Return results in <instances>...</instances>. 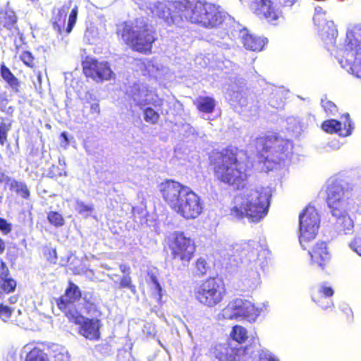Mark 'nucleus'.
<instances>
[{
	"instance_id": "26",
	"label": "nucleus",
	"mask_w": 361,
	"mask_h": 361,
	"mask_svg": "<svg viewBox=\"0 0 361 361\" xmlns=\"http://www.w3.org/2000/svg\"><path fill=\"white\" fill-rule=\"evenodd\" d=\"M242 33L243 42L247 49L252 51H261L268 40L267 38L248 35L245 30Z\"/></svg>"
},
{
	"instance_id": "61",
	"label": "nucleus",
	"mask_w": 361,
	"mask_h": 361,
	"mask_svg": "<svg viewBox=\"0 0 361 361\" xmlns=\"http://www.w3.org/2000/svg\"><path fill=\"white\" fill-rule=\"evenodd\" d=\"M59 165L61 167L66 168V161H65L64 157H59Z\"/></svg>"
},
{
	"instance_id": "10",
	"label": "nucleus",
	"mask_w": 361,
	"mask_h": 361,
	"mask_svg": "<svg viewBox=\"0 0 361 361\" xmlns=\"http://www.w3.org/2000/svg\"><path fill=\"white\" fill-rule=\"evenodd\" d=\"M320 219L316 209L309 205L299 216L300 236L299 240L304 250L307 247L305 243L315 238L319 227Z\"/></svg>"
},
{
	"instance_id": "7",
	"label": "nucleus",
	"mask_w": 361,
	"mask_h": 361,
	"mask_svg": "<svg viewBox=\"0 0 361 361\" xmlns=\"http://www.w3.org/2000/svg\"><path fill=\"white\" fill-rule=\"evenodd\" d=\"M256 149L265 162L279 164L289 157L293 145L289 140L271 134L257 138Z\"/></svg>"
},
{
	"instance_id": "49",
	"label": "nucleus",
	"mask_w": 361,
	"mask_h": 361,
	"mask_svg": "<svg viewBox=\"0 0 361 361\" xmlns=\"http://www.w3.org/2000/svg\"><path fill=\"white\" fill-rule=\"evenodd\" d=\"M12 230L11 224L8 223L5 219L0 217V231L6 235Z\"/></svg>"
},
{
	"instance_id": "38",
	"label": "nucleus",
	"mask_w": 361,
	"mask_h": 361,
	"mask_svg": "<svg viewBox=\"0 0 361 361\" xmlns=\"http://www.w3.org/2000/svg\"><path fill=\"white\" fill-rule=\"evenodd\" d=\"M159 118V115L152 108L147 107L145 109L144 119L146 122L152 124L157 123Z\"/></svg>"
},
{
	"instance_id": "42",
	"label": "nucleus",
	"mask_w": 361,
	"mask_h": 361,
	"mask_svg": "<svg viewBox=\"0 0 361 361\" xmlns=\"http://www.w3.org/2000/svg\"><path fill=\"white\" fill-rule=\"evenodd\" d=\"M208 269V265L206 260L203 258H200L196 262V273L199 275L205 274Z\"/></svg>"
},
{
	"instance_id": "33",
	"label": "nucleus",
	"mask_w": 361,
	"mask_h": 361,
	"mask_svg": "<svg viewBox=\"0 0 361 361\" xmlns=\"http://www.w3.org/2000/svg\"><path fill=\"white\" fill-rule=\"evenodd\" d=\"M9 187L11 190H14L24 199H27L30 196V191L25 183L19 182L13 179L11 180Z\"/></svg>"
},
{
	"instance_id": "64",
	"label": "nucleus",
	"mask_w": 361,
	"mask_h": 361,
	"mask_svg": "<svg viewBox=\"0 0 361 361\" xmlns=\"http://www.w3.org/2000/svg\"><path fill=\"white\" fill-rule=\"evenodd\" d=\"M270 105H271V106H272L273 107H277V106H276V104H274V102H271V101H270Z\"/></svg>"
},
{
	"instance_id": "19",
	"label": "nucleus",
	"mask_w": 361,
	"mask_h": 361,
	"mask_svg": "<svg viewBox=\"0 0 361 361\" xmlns=\"http://www.w3.org/2000/svg\"><path fill=\"white\" fill-rule=\"evenodd\" d=\"M317 26L319 27V37L325 44L327 49L329 51L334 50L338 30L334 21L326 19L320 25H317Z\"/></svg>"
},
{
	"instance_id": "9",
	"label": "nucleus",
	"mask_w": 361,
	"mask_h": 361,
	"mask_svg": "<svg viewBox=\"0 0 361 361\" xmlns=\"http://www.w3.org/2000/svg\"><path fill=\"white\" fill-rule=\"evenodd\" d=\"M225 97L231 102L247 108L251 114L255 115L259 109L257 102H255V96L248 94V90L242 80L231 79L225 90Z\"/></svg>"
},
{
	"instance_id": "24",
	"label": "nucleus",
	"mask_w": 361,
	"mask_h": 361,
	"mask_svg": "<svg viewBox=\"0 0 361 361\" xmlns=\"http://www.w3.org/2000/svg\"><path fill=\"white\" fill-rule=\"evenodd\" d=\"M333 288L328 285V283H322L319 284L317 287L314 288V292L312 295V300L319 304L323 309L326 310L331 305V301L327 300L326 305H323L322 302V299L323 298H328L331 297L334 295Z\"/></svg>"
},
{
	"instance_id": "17",
	"label": "nucleus",
	"mask_w": 361,
	"mask_h": 361,
	"mask_svg": "<svg viewBox=\"0 0 361 361\" xmlns=\"http://www.w3.org/2000/svg\"><path fill=\"white\" fill-rule=\"evenodd\" d=\"M68 319L80 325V333L86 338L90 340H97L99 338L100 321L99 319H88L80 313L72 315Z\"/></svg>"
},
{
	"instance_id": "39",
	"label": "nucleus",
	"mask_w": 361,
	"mask_h": 361,
	"mask_svg": "<svg viewBox=\"0 0 361 361\" xmlns=\"http://www.w3.org/2000/svg\"><path fill=\"white\" fill-rule=\"evenodd\" d=\"M5 20L8 27L13 26L17 21L15 12L7 5L5 9Z\"/></svg>"
},
{
	"instance_id": "46",
	"label": "nucleus",
	"mask_w": 361,
	"mask_h": 361,
	"mask_svg": "<svg viewBox=\"0 0 361 361\" xmlns=\"http://www.w3.org/2000/svg\"><path fill=\"white\" fill-rule=\"evenodd\" d=\"M259 360L257 361H279L275 359L269 351L261 350L258 352Z\"/></svg>"
},
{
	"instance_id": "58",
	"label": "nucleus",
	"mask_w": 361,
	"mask_h": 361,
	"mask_svg": "<svg viewBox=\"0 0 361 361\" xmlns=\"http://www.w3.org/2000/svg\"><path fill=\"white\" fill-rule=\"evenodd\" d=\"M90 110L92 113H97V114H99L100 112V109H99V104L97 103H93L91 104V106H90Z\"/></svg>"
},
{
	"instance_id": "52",
	"label": "nucleus",
	"mask_w": 361,
	"mask_h": 361,
	"mask_svg": "<svg viewBox=\"0 0 361 361\" xmlns=\"http://www.w3.org/2000/svg\"><path fill=\"white\" fill-rule=\"evenodd\" d=\"M119 269L123 274V275H130L131 269L128 265L126 264H121L119 265Z\"/></svg>"
},
{
	"instance_id": "20",
	"label": "nucleus",
	"mask_w": 361,
	"mask_h": 361,
	"mask_svg": "<svg viewBox=\"0 0 361 361\" xmlns=\"http://www.w3.org/2000/svg\"><path fill=\"white\" fill-rule=\"evenodd\" d=\"M255 14L268 23H274L279 18V14L270 0H255L252 5Z\"/></svg>"
},
{
	"instance_id": "59",
	"label": "nucleus",
	"mask_w": 361,
	"mask_h": 361,
	"mask_svg": "<svg viewBox=\"0 0 361 361\" xmlns=\"http://www.w3.org/2000/svg\"><path fill=\"white\" fill-rule=\"evenodd\" d=\"M61 137L63 138L66 145H68L69 144L68 133L66 132H63L61 134Z\"/></svg>"
},
{
	"instance_id": "37",
	"label": "nucleus",
	"mask_w": 361,
	"mask_h": 361,
	"mask_svg": "<svg viewBox=\"0 0 361 361\" xmlns=\"http://www.w3.org/2000/svg\"><path fill=\"white\" fill-rule=\"evenodd\" d=\"M68 6H63L61 8L58 10V13L55 17V21L54 22L53 26L54 29H57L58 30H61V26L59 23H62L64 24L65 19L67 15V12L68 11Z\"/></svg>"
},
{
	"instance_id": "11",
	"label": "nucleus",
	"mask_w": 361,
	"mask_h": 361,
	"mask_svg": "<svg viewBox=\"0 0 361 361\" xmlns=\"http://www.w3.org/2000/svg\"><path fill=\"white\" fill-rule=\"evenodd\" d=\"M260 310L247 300L236 298L231 301L222 310L221 314L227 319H247L255 322L259 315Z\"/></svg>"
},
{
	"instance_id": "1",
	"label": "nucleus",
	"mask_w": 361,
	"mask_h": 361,
	"mask_svg": "<svg viewBox=\"0 0 361 361\" xmlns=\"http://www.w3.org/2000/svg\"><path fill=\"white\" fill-rule=\"evenodd\" d=\"M159 191L169 207L184 218L195 219L201 214L200 197L190 188L169 179L159 185Z\"/></svg>"
},
{
	"instance_id": "32",
	"label": "nucleus",
	"mask_w": 361,
	"mask_h": 361,
	"mask_svg": "<svg viewBox=\"0 0 361 361\" xmlns=\"http://www.w3.org/2000/svg\"><path fill=\"white\" fill-rule=\"evenodd\" d=\"M112 353L113 348L109 343H102L94 348V355L97 359H103Z\"/></svg>"
},
{
	"instance_id": "51",
	"label": "nucleus",
	"mask_w": 361,
	"mask_h": 361,
	"mask_svg": "<svg viewBox=\"0 0 361 361\" xmlns=\"http://www.w3.org/2000/svg\"><path fill=\"white\" fill-rule=\"evenodd\" d=\"M82 298L87 304H93L94 298L92 293L85 292L84 293H82Z\"/></svg>"
},
{
	"instance_id": "44",
	"label": "nucleus",
	"mask_w": 361,
	"mask_h": 361,
	"mask_svg": "<svg viewBox=\"0 0 361 361\" xmlns=\"http://www.w3.org/2000/svg\"><path fill=\"white\" fill-rule=\"evenodd\" d=\"M147 277L148 280L154 284L155 290L161 296V287L155 274L152 271H149L147 272Z\"/></svg>"
},
{
	"instance_id": "3",
	"label": "nucleus",
	"mask_w": 361,
	"mask_h": 361,
	"mask_svg": "<svg viewBox=\"0 0 361 361\" xmlns=\"http://www.w3.org/2000/svg\"><path fill=\"white\" fill-rule=\"evenodd\" d=\"M271 197L269 188H247L236 197L231 215L238 219L247 218L250 222H259L268 212Z\"/></svg>"
},
{
	"instance_id": "12",
	"label": "nucleus",
	"mask_w": 361,
	"mask_h": 361,
	"mask_svg": "<svg viewBox=\"0 0 361 361\" xmlns=\"http://www.w3.org/2000/svg\"><path fill=\"white\" fill-rule=\"evenodd\" d=\"M327 204L330 212L348 208V199L350 194L348 184L338 179H329L327 182Z\"/></svg>"
},
{
	"instance_id": "21",
	"label": "nucleus",
	"mask_w": 361,
	"mask_h": 361,
	"mask_svg": "<svg viewBox=\"0 0 361 361\" xmlns=\"http://www.w3.org/2000/svg\"><path fill=\"white\" fill-rule=\"evenodd\" d=\"M348 208L338 209L339 212H330L334 218V228L339 233L350 234L353 232L354 224L352 219L347 213Z\"/></svg>"
},
{
	"instance_id": "6",
	"label": "nucleus",
	"mask_w": 361,
	"mask_h": 361,
	"mask_svg": "<svg viewBox=\"0 0 361 361\" xmlns=\"http://www.w3.org/2000/svg\"><path fill=\"white\" fill-rule=\"evenodd\" d=\"M336 58L342 68L361 78V25L348 30L343 46L336 50Z\"/></svg>"
},
{
	"instance_id": "50",
	"label": "nucleus",
	"mask_w": 361,
	"mask_h": 361,
	"mask_svg": "<svg viewBox=\"0 0 361 361\" xmlns=\"http://www.w3.org/2000/svg\"><path fill=\"white\" fill-rule=\"evenodd\" d=\"M9 270L6 265L5 262L3 261L1 262L0 266V282H2L3 280L8 279Z\"/></svg>"
},
{
	"instance_id": "8",
	"label": "nucleus",
	"mask_w": 361,
	"mask_h": 361,
	"mask_svg": "<svg viewBox=\"0 0 361 361\" xmlns=\"http://www.w3.org/2000/svg\"><path fill=\"white\" fill-rule=\"evenodd\" d=\"M225 294V288L221 280L209 278L200 284L194 290V295L200 303L212 307L219 304Z\"/></svg>"
},
{
	"instance_id": "47",
	"label": "nucleus",
	"mask_w": 361,
	"mask_h": 361,
	"mask_svg": "<svg viewBox=\"0 0 361 361\" xmlns=\"http://www.w3.org/2000/svg\"><path fill=\"white\" fill-rule=\"evenodd\" d=\"M351 250L356 252L358 255L361 256V238L357 236L355 239L349 244Z\"/></svg>"
},
{
	"instance_id": "53",
	"label": "nucleus",
	"mask_w": 361,
	"mask_h": 361,
	"mask_svg": "<svg viewBox=\"0 0 361 361\" xmlns=\"http://www.w3.org/2000/svg\"><path fill=\"white\" fill-rule=\"evenodd\" d=\"M77 15H78V8L75 6L74 8L72 9L68 21L75 23L76 19H77Z\"/></svg>"
},
{
	"instance_id": "36",
	"label": "nucleus",
	"mask_w": 361,
	"mask_h": 361,
	"mask_svg": "<svg viewBox=\"0 0 361 361\" xmlns=\"http://www.w3.org/2000/svg\"><path fill=\"white\" fill-rule=\"evenodd\" d=\"M47 219L49 222L55 227L63 226L65 224L63 217L57 212H49L47 214Z\"/></svg>"
},
{
	"instance_id": "31",
	"label": "nucleus",
	"mask_w": 361,
	"mask_h": 361,
	"mask_svg": "<svg viewBox=\"0 0 361 361\" xmlns=\"http://www.w3.org/2000/svg\"><path fill=\"white\" fill-rule=\"evenodd\" d=\"M231 336L233 341L238 343L237 344H233L234 346H243V342L247 338V330L241 326L236 325L233 328Z\"/></svg>"
},
{
	"instance_id": "30",
	"label": "nucleus",
	"mask_w": 361,
	"mask_h": 361,
	"mask_svg": "<svg viewBox=\"0 0 361 361\" xmlns=\"http://www.w3.org/2000/svg\"><path fill=\"white\" fill-rule=\"evenodd\" d=\"M266 254L267 252L265 250H261L258 257L254 261L253 267L255 269V271L252 274V277L254 279H257L259 277V269L264 271L265 268L268 265V261L265 257Z\"/></svg>"
},
{
	"instance_id": "22",
	"label": "nucleus",
	"mask_w": 361,
	"mask_h": 361,
	"mask_svg": "<svg viewBox=\"0 0 361 361\" xmlns=\"http://www.w3.org/2000/svg\"><path fill=\"white\" fill-rule=\"evenodd\" d=\"M344 116L345 121L343 122V128H342L341 122L335 119H330L323 123V130L329 133H338L339 135L343 137L350 135L351 130L353 129V123L350 120L348 114H346Z\"/></svg>"
},
{
	"instance_id": "40",
	"label": "nucleus",
	"mask_w": 361,
	"mask_h": 361,
	"mask_svg": "<svg viewBox=\"0 0 361 361\" xmlns=\"http://www.w3.org/2000/svg\"><path fill=\"white\" fill-rule=\"evenodd\" d=\"M321 103L324 110L326 113H329L331 115H335V114L337 112V106L334 102L322 99Z\"/></svg>"
},
{
	"instance_id": "48",
	"label": "nucleus",
	"mask_w": 361,
	"mask_h": 361,
	"mask_svg": "<svg viewBox=\"0 0 361 361\" xmlns=\"http://www.w3.org/2000/svg\"><path fill=\"white\" fill-rule=\"evenodd\" d=\"M12 314V310L11 307L1 305H0V318L4 321L8 319Z\"/></svg>"
},
{
	"instance_id": "16",
	"label": "nucleus",
	"mask_w": 361,
	"mask_h": 361,
	"mask_svg": "<svg viewBox=\"0 0 361 361\" xmlns=\"http://www.w3.org/2000/svg\"><path fill=\"white\" fill-rule=\"evenodd\" d=\"M247 345L237 347L233 343L216 345L213 351L214 357L219 361H239L240 357L252 354Z\"/></svg>"
},
{
	"instance_id": "43",
	"label": "nucleus",
	"mask_w": 361,
	"mask_h": 361,
	"mask_svg": "<svg viewBox=\"0 0 361 361\" xmlns=\"http://www.w3.org/2000/svg\"><path fill=\"white\" fill-rule=\"evenodd\" d=\"M49 361H70V357L67 352H60L49 355Z\"/></svg>"
},
{
	"instance_id": "29",
	"label": "nucleus",
	"mask_w": 361,
	"mask_h": 361,
	"mask_svg": "<svg viewBox=\"0 0 361 361\" xmlns=\"http://www.w3.org/2000/svg\"><path fill=\"white\" fill-rule=\"evenodd\" d=\"M1 75L3 79L10 85V87L16 92H18L19 82L18 80L11 72L8 68L3 65L1 67Z\"/></svg>"
},
{
	"instance_id": "28",
	"label": "nucleus",
	"mask_w": 361,
	"mask_h": 361,
	"mask_svg": "<svg viewBox=\"0 0 361 361\" xmlns=\"http://www.w3.org/2000/svg\"><path fill=\"white\" fill-rule=\"evenodd\" d=\"M197 109L202 112L212 113L216 106L215 100L212 97H199L195 102Z\"/></svg>"
},
{
	"instance_id": "13",
	"label": "nucleus",
	"mask_w": 361,
	"mask_h": 361,
	"mask_svg": "<svg viewBox=\"0 0 361 361\" xmlns=\"http://www.w3.org/2000/svg\"><path fill=\"white\" fill-rule=\"evenodd\" d=\"M169 248L173 259L180 260L184 265L190 262L195 250L194 242L190 237L178 231L170 236Z\"/></svg>"
},
{
	"instance_id": "41",
	"label": "nucleus",
	"mask_w": 361,
	"mask_h": 361,
	"mask_svg": "<svg viewBox=\"0 0 361 361\" xmlns=\"http://www.w3.org/2000/svg\"><path fill=\"white\" fill-rule=\"evenodd\" d=\"M314 15L313 16V20L315 25H320L322 21L326 20L324 16L326 12L323 11L322 7L317 6L314 9Z\"/></svg>"
},
{
	"instance_id": "34",
	"label": "nucleus",
	"mask_w": 361,
	"mask_h": 361,
	"mask_svg": "<svg viewBox=\"0 0 361 361\" xmlns=\"http://www.w3.org/2000/svg\"><path fill=\"white\" fill-rule=\"evenodd\" d=\"M49 355L44 350L35 348L27 355L25 361H49Z\"/></svg>"
},
{
	"instance_id": "45",
	"label": "nucleus",
	"mask_w": 361,
	"mask_h": 361,
	"mask_svg": "<svg viewBox=\"0 0 361 361\" xmlns=\"http://www.w3.org/2000/svg\"><path fill=\"white\" fill-rule=\"evenodd\" d=\"M20 59L23 61V62L26 64L29 67H33L34 66V57L31 52L26 51H24L21 56Z\"/></svg>"
},
{
	"instance_id": "14",
	"label": "nucleus",
	"mask_w": 361,
	"mask_h": 361,
	"mask_svg": "<svg viewBox=\"0 0 361 361\" xmlns=\"http://www.w3.org/2000/svg\"><path fill=\"white\" fill-rule=\"evenodd\" d=\"M82 298L80 288L73 282H69L63 295L56 300L58 307L69 318L79 312L75 309V302Z\"/></svg>"
},
{
	"instance_id": "56",
	"label": "nucleus",
	"mask_w": 361,
	"mask_h": 361,
	"mask_svg": "<svg viewBox=\"0 0 361 361\" xmlns=\"http://www.w3.org/2000/svg\"><path fill=\"white\" fill-rule=\"evenodd\" d=\"M283 6H292L298 0H280Z\"/></svg>"
},
{
	"instance_id": "55",
	"label": "nucleus",
	"mask_w": 361,
	"mask_h": 361,
	"mask_svg": "<svg viewBox=\"0 0 361 361\" xmlns=\"http://www.w3.org/2000/svg\"><path fill=\"white\" fill-rule=\"evenodd\" d=\"M56 169H57V176H68L66 168L57 166Z\"/></svg>"
},
{
	"instance_id": "27",
	"label": "nucleus",
	"mask_w": 361,
	"mask_h": 361,
	"mask_svg": "<svg viewBox=\"0 0 361 361\" xmlns=\"http://www.w3.org/2000/svg\"><path fill=\"white\" fill-rule=\"evenodd\" d=\"M107 276L111 280L114 281L115 284L116 285V288L118 289L128 288L130 290L132 293L135 294L136 293V287L133 283L130 275H123L121 277L119 283H118L117 281L114 279V276H118L117 274H107Z\"/></svg>"
},
{
	"instance_id": "2",
	"label": "nucleus",
	"mask_w": 361,
	"mask_h": 361,
	"mask_svg": "<svg viewBox=\"0 0 361 361\" xmlns=\"http://www.w3.org/2000/svg\"><path fill=\"white\" fill-rule=\"evenodd\" d=\"M204 4L200 0L158 1L152 12L169 25L180 27L185 21L200 25Z\"/></svg>"
},
{
	"instance_id": "54",
	"label": "nucleus",
	"mask_w": 361,
	"mask_h": 361,
	"mask_svg": "<svg viewBox=\"0 0 361 361\" xmlns=\"http://www.w3.org/2000/svg\"><path fill=\"white\" fill-rule=\"evenodd\" d=\"M13 179L6 176L3 173H0V182H6L7 185L10 186L11 180H13Z\"/></svg>"
},
{
	"instance_id": "57",
	"label": "nucleus",
	"mask_w": 361,
	"mask_h": 361,
	"mask_svg": "<svg viewBox=\"0 0 361 361\" xmlns=\"http://www.w3.org/2000/svg\"><path fill=\"white\" fill-rule=\"evenodd\" d=\"M8 130V127L4 123L0 124V135H6Z\"/></svg>"
},
{
	"instance_id": "15",
	"label": "nucleus",
	"mask_w": 361,
	"mask_h": 361,
	"mask_svg": "<svg viewBox=\"0 0 361 361\" xmlns=\"http://www.w3.org/2000/svg\"><path fill=\"white\" fill-rule=\"evenodd\" d=\"M84 73L87 77L97 82L111 79L114 73L106 61H98L94 59H87L82 62Z\"/></svg>"
},
{
	"instance_id": "18",
	"label": "nucleus",
	"mask_w": 361,
	"mask_h": 361,
	"mask_svg": "<svg viewBox=\"0 0 361 361\" xmlns=\"http://www.w3.org/2000/svg\"><path fill=\"white\" fill-rule=\"evenodd\" d=\"M225 18L226 13L219 6L205 2L200 25L206 28L216 27L224 22Z\"/></svg>"
},
{
	"instance_id": "5",
	"label": "nucleus",
	"mask_w": 361,
	"mask_h": 361,
	"mask_svg": "<svg viewBox=\"0 0 361 361\" xmlns=\"http://www.w3.org/2000/svg\"><path fill=\"white\" fill-rule=\"evenodd\" d=\"M117 32L134 51L148 54L156 38L152 26L145 18L124 22L118 25Z\"/></svg>"
},
{
	"instance_id": "35",
	"label": "nucleus",
	"mask_w": 361,
	"mask_h": 361,
	"mask_svg": "<svg viewBox=\"0 0 361 361\" xmlns=\"http://www.w3.org/2000/svg\"><path fill=\"white\" fill-rule=\"evenodd\" d=\"M75 210L82 216L87 218L90 216L92 212L94 211L93 204H87L84 202L77 200Z\"/></svg>"
},
{
	"instance_id": "23",
	"label": "nucleus",
	"mask_w": 361,
	"mask_h": 361,
	"mask_svg": "<svg viewBox=\"0 0 361 361\" xmlns=\"http://www.w3.org/2000/svg\"><path fill=\"white\" fill-rule=\"evenodd\" d=\"M126 94L129 98L133 99L135 104L142 108L150 102L149 98V91L143 85L134 83L129 86L126 90Z\"/></svg>"
},
{
	"instance_id": "25",
	"label": "nucleus",
	"mask_w": 361,
	"mask_h": 361,
	"mask_svg": "<svg viewBox=\"0 0 361 361\" xmlns=\"http://www.w3.org/2000/svg\"><path fill=\"white\" fill-rule=\"evenodd\" d=\"M308 254L311 256L313 262L322 269H324L325 264L330 257L325 242L317 243L312 250H308Z\"/></svg>"
},
{
	"instance_id": "4",
	"label": "nucleus",
	"mask_w": 361,
	"mask_h": 361,
	"mask_svg": "<svg viewBox=\"0 0 361 361\" xmlns=\"http://www.w3.org/2000/svg\"><path fill=\"white\" fill-rule=\"evenodd\" d=\"M235 148H227L218 152L214 173L218 180L240 190L247 184L248 175L245 164L238 160Z\"/></svg>"
},
{
	"instance_id": "62",
	"label": "nucleus",
	"mask_w": 361,
	"mask_h": 361,
	"mask_svg": "<svg viewBox=\"0 0 361 361\" xmlns=\"http://www.w3.org/2000/svg\"><path fill=\"white\" fill-rule=\"evenodd\" d=\"M5 243L0 238V255L2 254L5 250Z\"/></svg>"
},
{
	"instance_id": "63",
	"label": "nucleus",
	"mask_w": 361,
	"mask_h": 361,
	"mask_svg": "<svg viewBox=\"0 0 361 361\" xmlns=\"http://www.w3.org/2000/svg\"><path fill=\"white\" fill-rule=\"evenodd\" d=\"M6 141V135H0V143L4 145Z\"/></svg>"
},
{
	"instance_id": "60",
	"label": "nucleus",
	"mask_w": 361,
	"mask_h": 361,
	"mask_svg": "<svg viewBox=\"0 0 361 361\" xmlns=\"http://www.w3.org/2000/svg\"><path fill=\"white\" fill-rule=\"evenodd\" d=\"M75 23H72V22H69L68 23V25L66 27V32L67 33H70L73 27V26L75 25Z\"/></svg>"
}]
</instances>
